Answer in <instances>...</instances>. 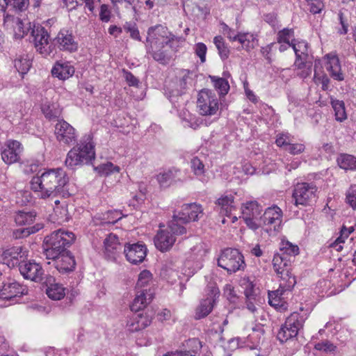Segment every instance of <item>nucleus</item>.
<instances>
[{
	"instance_id": "bf43d9fd",
	"label": "nucleus",
	"mask_w": 356,
	"mask_h": 356,
	"mask_svg": "<svg viewBox=\"0 0 356 356\" xmlns=\"http://www.w3.org/2000/svg\"><path fill=\"white\" fill-rule=\"evenodd\" d=\"M275 143L278 147H284L286 149L290 145L288 136L282 134L277 136Z\"/></svg>"
},
{
	"instance_id": "412c9836",
	"label": "nucleus",
	"mask_w": 356,
	"mask_h": 356,
	"mask_svg": "<svg viewBox=\"0 0 356 356\" xmlns=\"http://www.w3.org/2000/svg\"><path fill=\"white\" fill-rule=\"evenodd\" d=\"M25 286L17 282H8L3 284L0 290V298L2 300H12L22 297L27 293Z\"/></svg>"
},
{
	"instance_id": "774afa93",
	"label": "nucleus",
	"mask_w": 356,
	"mask_h": 356,
	"mask_svg": "<svg viewBox=\"0 0 356 356\" xmlns=\"http://www.w3.org/2000/svg\"><path fill=\"white\" fill-rule=\"evenodd\" d=\"M163 356H193V355H192L189 353H186V352H184V353H183V352H171V353H166Z\"/></svg>"
},
{
	"instance_id": "f3484780",
	"label": "nucleus",
	"mask_w": 356,
	"mask_h": 356,
	"mask_svg": "<svg viewBox=\"0 0 356 356\" xmlns=\"http://www.w3.org/2000/svg\"><path fill=\"white\" fill-rule=\"evenodd\" d=\"M266 233L271 234L280 230L282 221V211L277 206H271L263 211Z\"/></svg>"
},
{
	"instance_id": "4468645a",
	"label": "nucleus",
	"mask_w": 356,
	"mask_h": 356,
	"mask_svg": "<svg viewBox=\"0 0 356 356\" xmlns=\"http://www.w3.org/2000/svg\"><path fill=\"white\" fill-rule=\"evenodd\" d=\"M55 137L60 143L72 145L76 141L78 134L76 129L64 120H58L54 129Z\"/></svg>"
},
{
	"instance_id": "a19ab883",
	"label": "nucleus",
	"mask_w": 356,
	"mask_h": 356,
	"mask_svg": "<svg viewBox=\"0 0 356 356\" xmlns=\"http://www.w3.org/2000/svg\"><path fill=\"white\" fill-rule=\"evenodd\" d=\"M273 266L274 270L277 275L286 272V270L290 269L288 262L285 260L280 254L274 255L273 259Z\"/></svg>"
},
{
	"instance_id": "cd10ccee",
	"label": "nucleus",
	"mask_w": 356,
	"mask_h": 356,
	"mask_svg": "<svg viewBox=\"0 0 356 356\" xmlns=\"http://www.w3.org/2000/svg\"><path fill=\"white\" fill-rule=\"evenodd\" d=\"M324 65L330 75L335 79L341 81L343 79L341 73V65L338 57L334 54H327L324 58Z\"/></svg>"
},
{
	"instance_id": "9b49d317",
	"label": "nucleus",
	"mask_w": 356,
	"mask_h": 356,
	"mask_svg": "<svg viewBox=\"0 0 356 356\" xmlns=\"http://www.w3.org/2000/svg\"><path fill=\"white\" fill-rule=\"evenodd\" d=\"M197 108L202 115H215L219 109L215 94L209 90H201L197 95Z\"/></svg>"
},
{
	"instance_id": "052dcab7",
	"label": "nucleus",
	"mask_w": 356,
	"mask_h": 356,
	"mask_svg": "<svg viewBox=\"0 0 356 356\" xmlns=\"http://www.w3.org/2000/svg\"><path fill=\"white\" fill-rule=\"evenodd\" d=\"M99 17L103 22H108L110 20L111 12L106 5H102L100 8Z\"/></svg>"
},
{
	"instance_id": "f257e3e1",
	"label": "nucleus",
	"mask_w": 356,
	"mask_h": 356,
	"mask_svg": "<svg viewBox=\"0 0 356 356\" xmlns=\"http://www.w3.org/2000/svg\"><path fill=\"white\" fill-rule=\"evenodd\" d=\"M68 177L61 168L44 169L34 176L30 182L31 188L42 198L60 193L67 186Z\"/></svg>"
},
{
	"instance_id": "c756f323",
	"label": "nucleus",
	"mask_w": 356,
	"mask_h": 356,
	"mask_svg": "<svg viewBox=\"0 0 356 356\" xmlns=\"http://www.w3.org/2000/svg\"><path fill=\"white\" fill-rule=\"evenodd\" d=\"M23 256L22 248L19 246H17L5 249L2 253L1 257L4 264L8 266H14Z\"/></svg>"
},
{
	"instance_id": "58836bf2",
	"label": "nucleus",
	"mask_w": 356,
	"mask_h": 356,
	"mask_svg": "<svg viewBox=\"0 0 356 356\" xmlns=\"http://www.w3.org/2000/svg\"><path fill=\"white\" fill-rule=\"evenodd\" d=\"M223 297L232 307L236 306L239 300V297L236 291L234 286L230 284H227L225 286L223 289Z\"/></svg>"
},
{
	"instance_id": "393cba45",
	"label": "nucleus",
	"mask_w": 356,
	"mask_h": 356,
	"mask_svg": "<svg viewBox=\"0 0 356 356\" xmlns=\"http://www.w3.org/2000/svg\"><path fill=\"white\" fill-rule=\"evenodd\" d=\"M236 194V193H225L216 200V205L220 213L227 217L231 216L232 212L236 209L234 202V195Z\"/></svg>"
},
{
	"instance_id": "dca6fc26",
	"label": "nucleus",
	"mask_w": 356,
	"mask_h": 356,
	"mask_svg": "<svg viewBox=\"0 0 356 356\" xmlns=\"http://www.w3.org/2000/svg\"><path fill=\"white\" fill-rule=\"evenodd\" d=\"M203 216L202 207L197 203L184 204L174 214V218L184 222L197 221Z\"/></svg>"
},
{
	"instance_id": "a211bd4d",
	"label": "nucleus",
	"mask_w": 356,
	"mask_h": 356,
	"mask_svg": "<svg viewBox=\"0 0 356 356\" xmlns=\"http://www.w3.org/2000/svg\"><path fill=\"white\" fill-rule=\"evenodd\" d=\"M74 74V66L70 61L67 60H57L54 63L51 69L52 77L61 81L70 79Z\"/></svg>"
},
{
	"instance_id": "c03bdc74",
	"label": "nucleus",
	"mask_w": 356,
	"mask_h": 356,
	"mask_svg": "<svg viewBox=\"0 0 356 356\" xmlns=\"http://www.w3.org/2000/svg\"><path fill=\"white\" fill-rule=\"evenodd\" d=\"M213 303L211 300L207 299L202 301L195 311V318H201L207 316L212 310Z\"/></svg>"
},
{
	"instance_id": "09e8293b",
	"label": "nucleus",
	"mask_w": 356,
	"mask_h": 356,
	"mask_svg": "<svg viewBox=\"0 0 356 356\" xmlns=\"http://www.w3.org/2000/svg\"><path fill=\"white\" fill-rule=\"evenodd\" d=\"M215 88L218 91L220 95H225L229 90V85L228 82L221 78L213 79Z\"/></svg>"
},
{
	"instance_id": "20e7f679",
	"label": "nucleus",
	"mask_w": 356,
	"mask_h": 356,
	"mask_svg": "<svg viewBox=\"0 0 356 356\" xmlns=\"http://www.w3.org/2000/svg\"><path fill=\"white\" fill-rule=\"evenodd\" d=\"M172 39L166 28L159 26L149 30L147 37L149 51L155 60L162 61L165 56L161 49L167 47Z\"/></svg>"
},
{
	"instance_id": "1a4fd4ad",
	"label": "nucleus",
	"mask_w": 356,
	"mask_h": 356,
	"mask_svg": "<svg viewBox=\"0 0 356 356\" xmlns=\"http://www.w3.org/2000/svg\"><path fill=\"white\" fill-rule=\"evenodd\" d=\"M305 317L302 314L294 312L291 314L281 327L277 338L281 342H286L296 337L300 328L302 327Z\"/></svg>"
},
{
	"instance_id": "338daca9",
	"label": "nucleus",
	"mask_w": 356,
	"mask_h": 356,
	"mask_svg": "<svg viewBox=\"0 0 356 356\" xmlns=\"http://www.w3.org/2000/svg\"><path fill=\"white\" fill-rule=\"evenodd\" d=\"M99 1L100 0H85L86 6L91 12H93L95 10V4L98 3Z\"/></svg>"
},
{
	"instance_id": "f8f14e48",
	"label": "nucleus",
	"mask_w": 356,
	"mask_h": 356,
	"mask_svg": "<svg viewBox=\"0 0 356 356\" xmlns=\"http://www.w3.org/2000/svg\"><path fill=\"white\" fill-rule=\"evenodd\" d=\"M24 146L17 140H7L1 148V159L8 165L17 163L21 161Z\"/></svg>"
},
{
	"instance_id": "c9c22d12",
	"label": "nucleus",
	"mask_w": 356,
	"mask_h": 356,
	"mask_svg": "<svg viewBox=\"0 0 356 356\" xmlns=\"http://www.w3.org/2000/svg\"><path fill=\"white\" fill-rule=\"evenodd\" d=\"M65 163L67 166L74 168L83 163H86V162L83 158H81L79 149L74 147L68 152L65 160Z\"/></svg>"
},
{
	"instance_id": "0e129e2a",
	"label": "nucleus",
	"mask_w": 356,
	"mask_h": 356,
	"mask_svg": "<svg viewBox=\"0 0 356 356\" xmlns=\"http://www.w3.org/2000/svg\"><path fill=\"white\" fill-rule=\"evenodd\" d=\"M247 307L251 312H254L256 310V307L254 303L256 302V298L254 296H251L250 299H247Z\"/></svg>"
},
{
	"instance_id": "9d476101",
	"label": "nucleus",
	"mask_w": 356,
	"mask_h": 356,
	"mask_svg": "<svg viewBox=\"0 0 356 356\" xmlns=\"http://www.w3.org/2000/svg\"><path fill=\"white\" fill-rule=\"evenodd\" d=\"M318 188L314 184L298 183L294 188L293 198L296 206H311L318 198Z\"/></svg>"
},
{
	"instance_id": "864d4df0",
	"label": "nucleus",
	"mask_w": 356,
	"mask_h": 356,
	"mask_svg": "<svg viewBox=\"0 0 356 356\" xmlns=\"http://www.w3.org/2000/svg\"><path fill=\"white\" fill-rule=\"evenodd\" d=\"M6 3L16 10H22L28 7L29 0H6Z\"/></svg>"
},
{
	"instance_id": "e2e57ef3",
	"label": "nucleus",
	"mask_w": 356,
	"mask_h": 356,
	"mask_svg": "<svg viewBox=\"0 0 356 356\" xmlns=\"http://www.w3.org/2000/svg\"><path fill=\"white\" fill-rule=\"evenodd\" d=\"M68 10H74L79 5V0H63Z\"/></svg>"
},
{
	"instance_id": "2eb2a0df",
	"label": "nucleus",
	"mask_w": 356,
	"mask_h": 356,
	"mask_svg": "<svg viewBox=\"0 0 356 356\" xmlns=\"http://www.w3.org/2000/svg\"><path fill=\"white\" fill-rule=\"evenodd\" d=\"M54 49L67 53H74L79 50V43L68 30L61 29L53 39Z\"/></svg>"
},
{
	"instance_id": "2f4dec72",
	"label": "nucleus",
	"mask_w": 356,
	"mask_h": 356,
	"mask_svg": "<svg viewBox=\"0 0 356 356\" xmlns=\"http://www.w3.org/2000/svg\"><path fill=\"white\" fill-rule=\"evenodd\" d=\"M336 162L339 168L348 171H356V157L352 154L342 153L337 156Z\"/></svg>"
},
{
	"instance_id": "c85d7f7f",
	"label": "nucleus",
	"mask_w": 356,
	"mask_h": 356,
	"mask_svg": "<svg viewBox=\"0 0 356 356\" xmlns=\"http://www.w3.org/2000/svg\"><path fill=\"white\" fill-rule=\"evenodd\" d=\"M152 298V295L149 289L136 291V296L130 305L131 310L134 312L142 311L150 302Z\"/></svg>"
},
{
	"instance_id": "8fccbe9b",
	"label": "nucleus",
	"mask_w": 356,
	"mask_h": 356,
	"mask_svg": "<svg viewBox=\"0 0 356 356\" xmlns=\"http://www.w3.org/2000/svg\"><path fill=\"white\" fill-rule=\"evenodd\" d=\"M15 67L22 74H26L31 67V62L26 58H19L15 61Z\"/></svg>"
},
{
	"instance_id": "e433bc0d",
	"label": "nucleus",
	"mask_w": 356,
	"mask_h": 356,
	"mask_svg": "<svg viewBox=\"0 0 356 356\" xmlns=\"http://www.w3.org/2000/svg\"><path fill=\"white\" fill-rule=\"evenodd\" d=\"M293 37L292 30L283 29L279 32L277 41L280 44V50L281 51L287 49L291 45L290 42Z\"/></svg>"
},
{
	"instance_id": "69168bd1",
	"label": "nucleus",
	"mask_w": 356,
	"mask_h": 356,
	"mask_svg": "<svg viewBox=\"0 0 356 356\" xmlns=\"http://www.w3.org/2000/svg\"><path fill=\"white\" fill-rule=\"evenodd\" d=\"M108 32L111 35L117 36L122 32V29L117 26H111L108 29Z\"/></svg>"
},
{
	"instance_id": "603ef678",
	"label": "nucleus",
	"mask_w": 356,
	"mask_h": 356,
	"mask_svg": "<svg viewBox=\"0 0 356 356\" xmlns=\"http://www.w3.org/2000/svg\"><path fill=\"white\" fill-rule=\"evenodd\" d=\"M241 286L244 289V293L247 299H250L251 296H254V286L249 279L244 278L241 281Z\"/></svg>"
},
{
	"instance_id": "ddd939ff",
	"label": "nucleus",
	"mask_w": 356,
	"mask_h": 356,
	"mask_svg": "<svg viewBox=\"0 0 356 356\" xmlns=\"http://www.w3.org/2000/svg\"><path fill=\"white\" fill-rule=\"evenodd\" d=\"M147 251V248L143 243H127L124 244L123 253L127 262L138 265L145 261Z\"/></svg>"
},
{
	"instance_id": "49530a36",
	"label": "nucleus",
	"mask_w": 356,
	"mask_h": 356,
	"mask_svg": "<svg viewBox=\"0 0 356 356\" xmlns=\"http://www.w3.org/2000/svg\"><path fill=\"white\" fill-rule=\"evenodd\" d=\"M280 250L283 251L284 253L289 255L292 256H296L299 254V248L298 245L285 240H283L281 242Z\"/></svg>"
},
{
	"instance_id": "4d7b16f0",
	"label": "nucleus",
	"mask_w": 356,
	"mask_h": 356,
	"mask_svg": "<svg viewBox=\"0 0 356 356\" xmlns=\"http://www.w3.org/2000/svg\"><path fill=\"white\" fill-rule=\"evenodd\" d=\"M307 3H308V6H309L310 12H312L314 14L321 13V11L323 8V4L320 0L312 1Z\"/></svg>"
},
{
	"instance_id": "de8ad7c7",
	"label": "nucleus",
	"mask_w": 356,
	"mask_h": 356,
	"mask_svg": "<svg viewBox=\"0 0 356 356\" xmlns=\"http://www.w3.org/2000/svg\"><path fill=\"white\" fill-rule=\"evenodd\" d=\"M191 168L194 174L199 177L201 180H206L204 179V166L200 159L195 158L192 160Z\"/></svg>"
},
{
	"instance_id": "7ed1b4c3",
	"label": "nucleus",
	"mask_w": 356,
	"mask_h": 356,
	"mask_svg": "<svg viewBox=\"0 0 356 356\" xmlns=\"http://www.w3.org/2000/svg\"><path fill=\"white\" fill-rule=\"evenodd\" d=\"M76 239L72 232L58 230L44 238V252L47 257H55L56 254L65 251V248Z\"/></svg>"
},
{
	"instance_id": "13d9d810",
	"label": "nucleus",
	"mask_w": 356,
	"mask_h": 356,
	"mask_svg": "<svg viewBox=\"0 0 356 356\" xmlns=\"http://www.w3.org/2000/svg\"><path fill=\"white\" fill-rule=\"evenodd\" d=\"M286 150L291 154H299L304 152L305 145L300 143H290Z\"/></svg>"
},
{
	"instance_id": "37998d69",
	"label": "nucleus",
	"mask_w": 356,
	"mask_h": 356,
	"mask_svg": "<svg viewBox=\"0 0 356 356\" xmlns=\"http://www.w3.org/2000/svg\"><path fill=\"white\" fill-rule=\"evenodd\" d=\"M332 105L334 111L336 120L342 122L347 118L345 105L342 101L332 100Z\"/></svg>"
},
{
	"instance_id": "a878e982",
	"label": "nucleus",
	"mask_w": 356,
	"mask_h": 356,
	"mask_svg": "<svg viewBox=\"0 0 356 356\" xmlns=\"http://www.w3.org/2000/svg\"><path fill=\"white\" fill-rule=\"evenodd\" d=\"M40 108L42 114L47 119H53L57 117L62 111L57 100L48 97L42 99Z\"/></svg>"
},
{
	"instance_id": "39448f33",
	"label": "nucleus",
	"mask_w": 356,
	"mask_h": 356,
	"mask_svg": "<svg viewBox=\"0 0 356 356\" xmlns=\"http://www.w3.org/2000/svg\"><path fill=\"white\" fill-rule=\"evenodd\" d=\"M184 233H186L184 227L175 225L172 222L161 226L154 237L155 247L161 252L168 251L175 243V235Z\"/></svg>"
},
{
	"instance_id": "423d86ee",
	"label": "nucleus",
	"mask_w": 356,
	"mask_h": 356,
	"mask_svg": "<svg viewBox=\"0 0 356 356\" xmlns=\"http://www.w3.org/2000/svg\"><path fill=\"white\" fill-rule=\"evenodd\" d=\"M32 42L36 51L44 57L55 53L54 42L51 40L49 33L41 25H34L31 31Z\"/></svg>"
},
{
	"instance_id": "6e6552de",
	"label": "nucleus",
	"mask_w": 356,
	"mask_h": 356,
	"mask_svg": "<svg viewBox=\"0 0 356 356\" xmlns=\"http://www.w3.org/2000/svg\"><path fill=\"white\" fill-rule=\"evenodd\" d=\"M15 221L19 226H26L21 230V235L19 236H27L34 234L44 227V225L39 222L37 214L33 211H19L15 213Z\"/></svg>"
},
{
	"instance_id": "680f3d73",
	"label": "nucleus",
	"mask_w": 356,
	"mask_h": 356,
	"mask_svg": "<svg viewBox=\"0 0 356 356\" xmlns=\"http://www.w3.org/2000/svg\"><path fill=\"white\" fill-rule=\"evenodd\" d=\"M316 348L324 351H332L334 350V346L327 343H323L316 345Z\"/></svg>"
},
{
	"instance_id": "bb28decb",
	"label": "nucleus",
	"mask_w": 356,
	"mask_h": 356,
	"mask_svg": "<svg viewBox=\"0 0 356 356\" xmlns=\"http://www.w3.org/2000/svg\"><path fill=\"white\" fill-rule=\"evenodd\" d=\"M74 147L79 149L81 158H83L86 163L95 159V143L92 136H88L83 141Z\"/></svg>"
},
{
	"instance_id": "7c9ffc66",
	"label": "nucleus",
	"mask_w": 356,
	"mask_h": 356,
	"mask_svg": "<svg viewBox=\"0 0 356 356\" xmlns=\"http://www.w3.org/2000/svg\"><path fill=\"white\" fill-rule=\"evenodd\" d=\"M36 25L31 22H23L19 19L12 22V33L15 39L23 38L29 30H33V26Z\"/></svg>"
},
{
	"instance_id": "5fc2aeb1",
	"label": "nucleus",
	"mask_w": 356,
	"mask_h": 356,
	"mask_svg": "<svg viewBox=\"0 0 356 356\" xmlns=\"http://www.w3.org/2000/svg\"><path fill=\"white\" fill-rule=\"evenodd\" d=\"M346 202L353 209H356V186H351L346 193Z\"/></svg>"
},
{
	"instance_id": "4be33fe9",
	"label": "nucleus",
	"mask_w": 356,
	"mask_h": 356,
	"mask_svg": "<svg viewBox=\"0 0 356 356\" xmlns=\"http://www.w3.org/2000/svg\"><path fill=\"white\" fill-rule=\"evenodd\" d=\"M45 294L53 301L63 300L66 293L67 289L61 283L53 278H48L44 282Z\"/></svg>"
},
{
	"instance_id": "ea45409f",
	"label": "nucleus",
	"mask_w": 356,
	"mask_h": 356,
	"mask_svg": "<svg viewBox=\"0 0 356 356\" xmlns=\"http://www.w3.org/2000/svg\"><path fill=\"white\" fill-rule=\"evenodd\" d=\"M293 49L297 57L296 63L298 65H300V63H298V60H306L308 56L307 44L304 41L298 42L293 44Z\"/></svg>"
},
{
	"instance_id": "5701e85b",
	"label": "nucleus",
	"mask_w": 356,
	"mask_h": 356,
	"mask_svg": "<svg viewBox=\"0 0 356 356\" xmlns=\"http://www.w3.org/2000/svg\"><path fill=\"white\" fill-rule=\"evenodd\" d=\"M104 254L106 259L109 261H116L120 250L118 237L113 234H110L104 240Z\"/></svg>"
},
{
	"instance_id": "6ab92c4d",
	"label": "nucleus",
	"mask_w": 356,
	"mask_h": 356,
	"mask_svg": "<svg viewBox=\"0 0 356 356\" xmlns=\"http://www.w3.org/2000/svg\"><path fill=\"white\" fill-rule=\"evenodd\" d=\"M226 34L230 42H238L241 48L247 51H250L258 45L257 37L251 33L240 32L236 33L228 29Z\"/></svg>"
},
{
	"instance_id": "6e6d98bb",
	"label": "nucleus",
	"mask_w": 356,
	"mask_h": 356,
	"mask_svg": "<svg viewBox=\"0 0 356 356\" xmlns=\"http://www.w3.org/2000/svg\"><path fill=\"white\" fill-rule=\"evenodd\" d=\"M207 50V48L204 43L199 42L195 44V53L200 57L202 63L206 60Z\"/></svg>"
},
{
	"instance_id": "0eeeda50",
	"label": "nucleus",
	"mask_w": 356,
	"mask_h": 356,
	"mask_svg": "<svg viewBox=\"0 0 356 356\" xmlns=\"http://www.w3.org/2000/svg\"><path fill=\"white\" fill-rule=\"evenodd\" d=\"M218 265L229 273L243 270L245 267L243 255L238 250L232 248L221 252L218 258Z\"/></svg>"
},
{
	"instance_id": "b1692460",
	"label": "nucleus",
	"mask_w": 356,
	"mask_h": 356,
	"mask_svg": "<svg viewBox=\"0 0 356 356\" xmlns=\"http://www.w3.org/2000/svg\"><path fill=\"white\" fill-rule=\"evenodd\" d=\"M55 261L56 268L61 272H67L73 270L75 266V261L70 253L66 250L56 254L55 257H47Z\"/></svg>"
},
{
	"instance_id": "aec40b11",
	"label": "nucleus",
	"mask_w": 356,
	"mask_h": 356,
	"mask_svg": "<svg viewBox=\"0 0 356 356\" xmlns=\"http://www.w3.org/2000/svg\"><path fill=\"white\" fill-rule=\"evenodd\" d=\"M19 271L24 279L32 282H40L44 275V270L40 264L33 261H27L19 266Z\"/></svg>"
},
{
	"instance_id": "72a5a7b5",
	"label": "nucleus",
	"mask_w": 356,
	"mask_h": 356,
	"mask_svg": "<svg viewBox=\"0 0 356 356\" xmlns=\"http://www.w3.org/2000/svg\"><path fill=\"white\" fill-rule=\"evenodd\" d=\"M153 276L150 271L143 270L138 275L136 284V291H145L152 284Z\"/></svg>"
},
{
	"instance_id": "4c0bfd02",
	"label": "nucleus",
	"mask_w": 356,
	"mask_h": 356,
	"mask_svg": "<svg viewBox=\"0 0 356 356\" xmlns=\"http://www.w3.org/2000/svg\"><path fill=\"white\" fill-rule=\"evenodd\" d=\"M279 275L280 276L282 281L281 284L283 287L288 290H291L294 288L297 283V279L295 275L292 273L291 268Z\"/></svg>"
},
{
	"instance_id": "a18cd8bd",
	"label": "nucleus",
	"mask_w": 356,
	"mask_h": 356,
	"mask_svg": "<svg viewBox=\"0 0 356 356\" xmlns=\"http://www.w3.org/2000/svg\"><path fill=\"white\" fill-rule=\"evenodd\" d=\"M213 42L218 50V54L222 59H227L229 54V49L225 44L223 38L221 36H216Z\"/></svg>"
},
{
	"instance_id": "3c124183",
	"label": "nucleus",
	"mask_w": 356,
	"mask_h": 356,
	"mask_svg": "<svg viewBox=\"0 0 356 356\" xmlns=\"http://www.w3.org/2000/svg\"><path fill=\"white\" fill-rule=\"evenodd\" d=\"M157 181L161 187H167L174 182V179L172 173L167 172L158 175Z\"/></svg>"
},
{
	"instance_id": "79ce46f5",
	"label": "nucleus",
	"mask_w": 356,
	"mask_h": 356,
	"mask_svg": "<svg viewBox=\"0 0 356 356\" xmlns=\"http://www.w3.org/2000/svg\"><path fill=\"white\" fill-rule=\"evenodd\" d=\"M95 170L102 176H108L119 172L120 168L111 162H106L96 167Z\"/></svg>"
},
{
	"instance_id": "473e14b6",
	"label": "nucleus",
	"mask_w": 356,
	"mask_h": 356,
	"mask_svg": "<svg viewBox=\"0 0 356 356\" xmlns=\"http://www.w3.org/2000/svg\"><path fill=\"white\" fill-rule=\"evenodd\" d=\"M284 290L282 288L271 291L268 293V301L271 306L279 310L286 308V302L284 297Z\"/></svg>"
},
{
	"instance_id": "f704fd0d",
	"label": "nucleus",
	"mask_w": 356,
	"mask_h": 356,
	"mask_svg": "<svg viewBox=\"0 0 356 356\" xmlns=\"http://www.w3.org/2000/svg\"><path fill=\"white\" fill-rule=\"evenodd\" d=\"M136 323L130 324L131 330H140L151 323L152 318L147 312H143L135 316Z\"/></svg>"
},
{
	"instance_id": "f03ea898",
	"label": "nucleus",
	"mask_w": 356,
	"mask_h": 356,
	"mask_svg": "<svg viewBox=\"0 0 356 356\" xmlns=\"http://www.w3.org/2000/svg\"><path fill=\"white\" fill-rule=\"evenodd\" d=\"M241 216L247 227L254 234L261 236L266 233L263 209L255 200H250L241 205Z\"/></svg>"
}]
</instances>
